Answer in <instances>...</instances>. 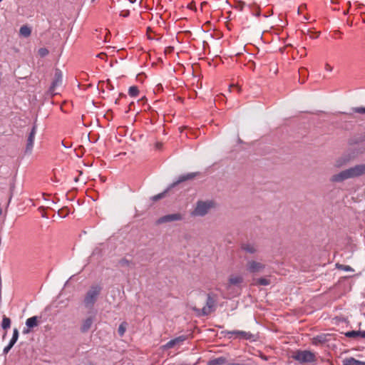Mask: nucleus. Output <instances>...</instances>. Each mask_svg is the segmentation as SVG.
<instances>
[{
	"mask_svg": "<svg viewBox=\"0 0 365 365\" xmlns=\"http://www.w3.org/2000/svg\"><path fill=\"white\" fill-rule=\"evenodd\" d=\"M98 56V58H103L104 57H106V53H101L98 54V56Z\"/></svg>",
	"mask_w": 365,
	"mask_h": 365,
	"instance_id": "obj_36",
	"label": "nucleus"
},
{
	"mask_svg": "<svg viewBox=\"0 0 365 365\" xmlns=\"http://www.w3.org/2000/svg\"><path fill=\"white\" fill-rule=\"evenodd\" d=\"M325 70L329 71V72H331L333 70V67L330 64L326 63V65H325Z\"/></svg>",
	"mask_w": 365,
	"mask_h": 365,
	"instance_id": "obj_35",
	"label": "nucleus"
},
{
	"mask_svg": "<svg viewBox=\"0 0 365 365\" xmlns=\"http://www.w3.org/2000/svg\"><path fill=\"white\" fill-rule=\"evenodd\" d=\"M215 304H216V298L210 294H207L206 304L202 309V314L208 315L210 313H212L215 310Z\"/></svg>",
	"mask_w": 365,
	"mask_h": 365,
	"instance_id": "obj_6",
	"label": "nucleus"
},
{
	"mask_svg": "<svg viewBox=\"0 0 365 365\" xmlns=\"http://www.w3.org/2000/svg\"><path fill=\"white\" fill-rule=\"evenodd\" d=\"M130 14V11L128 10H123L120 13V16L123 17H127Z\"/></svg>",
	"mask_w": 365,
	"mask_h": 365,
	"instance_id": "obj_33",
	"label": "nucleus"
},
{
	"mask_svg": "<svg viewBox=\"0 0 365 365\" xmlns=\"http://www.w3.org/2000/svg\"><path fill=\"white\" fill-rule=\"evenodd\" d=\"M18 338H19V331L17 329H14L13 336H12V338H11L10 342L15 344V343L18 340Z\"/></svg>",
	"mask_w": 365,
	"mask_h": 365,
	"instance_id": "obj_27",
	"label": "nucleus"
},
{
	"mask_svg": "<svg viewBox=\"0 0 365 365\" xmlns=\"http://www.w3.org/2000/svg\"><path fill=\"white\" fill-rule=\"evenodd\" d=\"M265 267V264L255 259L248 260L246 263V270L250 274L261 273Z\"/></svg>",
	"mask_w": 365,
	"mask_h": 365,
	"instance_id": "obj_5",
	"label": "nucleus"
},
{
	"mask_svg": "<svg viewBox=\"0 0 365 365\" xmlns=\"http://www.w3.org/2000/svg\"><path fill=\"white\" fill-rule=\"evenodd\" d=\"M365 175V163L358 164L333 175L329 180L331 182H342L348 179L356 178Z\"/></svg>",
	"mask_w": 365,
	"mask_h": 365,
	"instance_id": "obj_1",
	"label": "nucleus"
},
{
	"mask_svg": "<svg viewBox=\"0 0 365 365\" xmlns=\"http://www.w3.org/2000/svg\"><path fill=\"white\" fill-rule=\"evenodd\" d=\"M128 324L126 322H122L118 327V334L123 336L126 331Z\"/></svg>",
	"mask_w": 365,
	"mask_h": 365,
	"instance_id": "obj_25",
	"label": "nucleus"
},
{
	"mask_svg": "<svg viewBox=\"0 0 365 365\" xmlns=\"http://www.w3.org/2000/svg\"><path fill=\"white\" fill-rule=\"evenodd\" d=\"M307 73V71L305 68H301L299 70V74L300 76H305L306 74Z\"/></svg>",
	"mask_w": 365,
	"mask_h": 365,
	"instance_id": "obj_32",
	"label": "nucleus"
},
{
	"mask_svg": "<svg viewBox=\"0 0 365 365\" xmlns=\"http://www.w3.org/2000/svg\"><path fill=\"white\" fill-rule=\"evenodd\" d=\"M165 192L153 196V200L156 201V200H158L163 198L165 196Z\"/></svg>",
	"mask_w": 365,
	"mask_h": 365,
	"instance_id": "obj_31",
	"label": "nucleus"
},
{
	"mask_svg": "<svg viewBox=\"0 0 365 365\" xmlns=\"http://www.w3.org/2000/svg\"><path fill=\"white\" fill-rule=\"evenodd\" d=\"M353 158L354 156L351 154H344L336 159L334 165L336 168H340L348 164Z\"/></svg>",
	"mask_w": 365,
	"mask_h": 365,
	"instance_id": "obj_9",
	"label": "nucleus"
},
{
	"mask_svg": "<svg viewBox=\"0 0 365 365\" xmlns=\"http://www.w3.org/2000/svg\"><path fill=\"white\" fill-rule=\"evenodd\" d=\"M36 133V126L34 125L28 136L26 150H25V152L27 153H31L33 150L34 142Z\"/></svg>",
	"mask_w": 365,
	"mask_h": 365,
	"instance_id": "obj_10",
	"label": "nucleus"
},
{
	"mask_svg": "<svg viewBox=\"0 0 365 365\" xmlns=\"http://www.w3.org/2000/svg\"><path fill=\"white\" fill-rule=\"evenodd\" d=\"M38 53L41 57H44L48 54V50L46 48H41L38 49Z\"/></svg>",
	"mask_w": 365,
	"mask_h": 365,
	"instance_id": "obj_28",
	"label": "nucleus"
},
{
	"mask_svg": "<svg viewBox=\"0 0 365 365\" xmlns=\"http://www.w3.org/2000/svg\"><path fill=\"white\" fill-rule=\"evenodd\" d=\"M226 362L225 357H218L208 361L207 365H222Z\"/></svg>",
	"mask_w": 365,
	"mask_h": 365,
	"instance_id": "obj_18",
	"label": "nucleus"
},
{
	"mask_svg": "<svg viewBox=\"0 0 365 365\" xmlns=\"http://www.w3.org/2000/svg\"><path fill=\"white\" fill-rule=\"evenodd\" d=\"M94 317H88L86 319H83L81 326V331L83 333L87 332L91 328L93 323Z\"/></svg>",
	"mask_w": 365,
	"mask_h": 365,
	"instance_id": "obj_13",
	"label": "nucleus"
},
{
	"mask_svg": "<svg viewBox=\"0 0 365 365\" xmlns=\"http://www.w3.org/2000/svg\"><path fill=\"white\" fill-rule=\"evenodd\" d=\"M188 8L190 9H193V3L189 4Z\"/></svg>",
	"mask_w": 365,
	"mask_h": 365,
	"instance_id": "obj_40",
	"label": "nucleus"
},
{
	"mask_svg": "<svg viewBox=\"0 0 365 365\" xmlns=\"http://www.w3.org/2000/svg\"><path fill=\"white\" fill-rule=\"evenodd\" d=\"M2 0H0V2Z\"/></svg>",
	"mask_w": 365,
	"mask_h": 365,
	"instance_id": "obj_46",
	"label": "nucleus"
},
{
	"mask_svg": "<svg viewBox=\"0 0 365 365\" xmlns=\"http://www.w3.org/2000/svg\"><path fill=\"white\" fill-rule=\"evenodd\" d=\"M270 283H271V282L269 279L264 278V277H261V278L256 279L255 280L254 284L255 285L267 286V285L270 284Z\"/></svg>",
	"mask_w": 365,
	"mask_h": 365,
	"instance_id": "obj_20",
	"label": "nucleus"
},
{
	"mask_svg": "<svg viewBox=\"0 0 365 365\" xmlns=\"http://www.w3.org/2000/svg\"><path fill=\"white\" fill-rule=\"evenodd\" d=\"M360 337L365 339V331H361Z\"/></svg>",
	"mask_w": 365,
	"mask_h": 365,
	"instance_id": "obj_38",
	"label": "nucleus"
},
{
	"mask_svg": "<svg viewBox=\"0 0 365 365\" xmlns=\"http://www.w3.org/2000/svg\"><path fill=\"white\" fill-rule=\"evenodd\" d=\"M128 263H129V262H128V260H127V259H123V260L121 261V264H128Z\"/></svg>",
	"mask_w": 365,
	"mask_h": 365,
	"instance_id": "obj_37",
	"label": "nucleus"
},
{
	"mask_svg": "<svg viewBox=\"0 0 365 365\" xmlns=\"http://www.w3.org/2000/svg\"><path fill=\"white\" fill-rule=\"evenodd\" d=\"M241 249L250 254H254L257 252V247L252 243H243L241 245Z\"/></svg>",
	"mask_w": 365,
	"mask_h": 365,
	"instance_id": "obj_14",
	"label": "nucleus"
},
{
	"mask_svg": "<svg viewBox=\"0 0 365 365\" xmlns=\"http://www.w3.org/2000/svg\"><path fill=\"white\" fill-rule=\"evenodd\" d=\"M11 326V319L9 317H6V316H4L1 323V327L4 329H7Z\"/></svg>",
	"mask_w": 365,
	"mask_h": 365,
	"instance_id": "obj_24",
	"label": "nucleus"
},
{
	"mask_svg": "<svg viewBox=\"0 0 365 365\" xmlns=\"http://www.w3.org/2000/svg\"><path fill=\"white\" fill-rule=\"evenodd\" d=\"M234 89H235L237 93H240V91H241L240 88L238 86H237V85H231L230 86V91H234Z\"/></svg>",
	"mask_w": 365,
	"mask_h": 365,
	"instance_id": "obj_34",
	"label": "nucleus"
},
{
	"mask_svg": "<svg viewBox=\"0 0 365 365\" xmlns=\"http://www.w3.org/2000/svg\"><path fill=\"white\" fill-rule=\"evenodd\" d=\"M344 269H345V270H350V269H351V268H350V267H349V266H345Z\"/></svg>",
	"mask_w": 365,
	"mask_h": 365,
	"instance_id": "obj_41",
	"label": "nucleus"
},
{
	"mask_svg": "<svg viewBox=\"0 0 365 365\" xmlns=\"http://www.w3.org/2000/svg\"><path fill=\"white\" fill-rule=\"evenodd\" d=\"M26 324L29 328L36 327L38 325V317L35 316L27 319Z\"/></svg>",
	"mask_w": 365,
	"mask_h": 365,
	"instance_id": "obj_17",
	"label": "nucleus"
},
{
	"mask_svg": "<svg viewBox=\"0 0 365 365\" xmlns=\"http://www.w3.org/2000/svg\"><path fill=\"white\" fill-rule=\"evenodd\" d=\"M325 336H317L312 339V344L314 345H319L324 344L325 342Z\"/></svg>",
	"mask_w": 365,
	"mask_h": 365,
	"instance_id": "obj_22",
	"label": "nucleus"
},
{
	"mask_svg": "<svg viewBox=\"0 0 365 365\" xmlns=\"http://www.w3.org/2000/svg\"><path fill=\"white\" fill-rule=\"evenodd\" d=\"M353 112L360 114H365V107H355L352 108Z\"/></svg>",
	"mask_w": 365,
	"mask_h": 365,
	"instance_id": "obj_29",
	"label": "nucleus"
},
{
	"mask_svg": "<svg viewBox=\"0 0 365 365\" xmlns=\"http://www.w3.org/2000/svg\"><path fill=\"white\" fill-rule=\"evenodd\" d=\"M362 21L365 24V14H364V16L362 17Z\"/></svg>",
	"mask_w": 365,
	"mask_h": 365,
	"instance_id": "obj_42",
	"label": "nucleus"
},
{
	"mask_svg": "<svg viewBox=\"0 0 365 365\" xmlns=\"http://www.w3.org/2000/svg\"><path fill=\"white\" fill-rule=\"evenodd\" d=\"M196 176V174L194 173H187L186 175H183L179 177L178 180L173 182L171 185V187H175V185H178L180 182H182L186 180H192Z\"/></svg>",
	"mask_w": 365,
	"mask_h": 365,
	"instance_id": "obj_15",
	"label": "nucleus"
},
{
	"mask_svg": "<svg viewBox=\"0 0 365 365\" xmlns=\"http://www.w3.org/2000/svg\"><path fill=\"white\" fill-rule=\"evenodd\" d=\"M14 344H12V343H11V342H9V344L6 347H4V353L5 354H6L7 353H9V351L11 350V349L13 347V346H14Z\"/></svg>",
	"mask_w": 365,
	"mask_h": 365,
	"instance_id": "obj_30",
	"label": "nucleus"
},
{
	"mask_svg": "<svg viewBox=\"0 0 365 365\" xmlns=\"http://www.w3.org/2000/svg\"><path fill=\"white\" fill-rule=\"evenodd\" d=\"M185 340V338L182 337V336H179L178 338H175L173 340H170L169 341L166 345H165V347L166 348H173L176 344L179 343L180 341H182Z\"/></svg>",
	"mask_w": 365,
	"mask_h": 365,
	"instance_id": "obj_19",
	"label": "nucleus"
},
{
	"mask_svg": "<svg viewBox=\"0 0 365 365\" xmlns=\"http://www.w3.org/2000/svg\"><path fill=\"white\" fill-rule=\"evenodd\" d=\"M20 34L24 37H29L31 35V29L27 26H22L19 31Z\"/></svg>",
	"mask_w": 365,
	"mask_h": 365,
	"instance_id": "obj_21",
	"label": "nucleus"
},
{
	"mask_svg": "<svg viewBox=\"0 0 365 365\" xmlns=\"http://www.w3.org/2000/svg\"><path fill=\"white\" fill-rule=\"evenodd\" d=\"M229 365H245V364H240V363H231Z\"/></svg>",
	"mask_w": 365,
	"mask_h": 365,
	"instance_id": "obj_39",
	"label": "nucleus"
},
{
	"mask_svg": "<svg viewBox=\"0 0 365 365\" xmlns=\"http://www.w3.org/2000/svg\"><path fill=\"white\" fill-rule=\"evenodd\" d=\"M228 335H230V337H232L234 336L235 337L238 338H242L245 339H249L252 337V334L250 332H246L244 331H228L227 332Z\"/></svg>",
	"mask_w": 365,
	"mask_h": 365,
	"instance_id": "obj_12",
	"label": "nucleus"
},
{
	"mask_svg": "<svg viewBox=\"0 0 365 365\" xmlns=\"http://www.w3.org/2000/svg\"><path fill=\"white\" fill-rule=\"evenodd\" d=\"M343 365H365V361L356 359L354 357H348L343 360Z\"/></svg>",
	"mask_w": 365,
	"mask_h": 365,
	"instance_id": "obj_16",
	"label": "nucleus"
},
{
	"mask_svg": "<svg viewBox=\"0 0 365 365\" xmlns=\"http://www.w3.org/2000/svg\"><path fill=\"white\" fill-rule=\"evenodd\" d=\"M214 206L212 201H198L197 202L195 210L192 212V216H204L205 215L209 210Z\"/></svg>",
	"mask_w": 365,
	"mask_h": 365,
	"instance_id": "obj_4",
	"label": "nucleus"
},
{
	"mask_svg": "<svg viewBox=\"0 0 365 365\" xmlns=\"http://www.w3.org/2000/svg\"><path fill=\"white\" fill-rule=\"evenodd\" d=\"M292 358L303 365L317 361L315 354L308 350H296L292 352Z\"/></svg>",
	"mask_w": 365,
	"mask_h": 365,
	"instance_id": "obj_2",
	"label": "nucleus"
},
{
	"mask_svg": "<svg viewBox=\"0 0 365 365\" xmlns=\"http://www.w3.org/2000/svg\"><path fill=\"white\" fill-rule=\"evenodd\" d=\"M182 220V215L180 214V213H173V214H169V215H164L161 217H160L158 220H157V224H163V223H167V222H173V221H179V220Z\"/></svg>",
	"mask_w": 365,
	"mask_h": 365,
	"instance_id": "obj_8",
	"label": "nucleus"
},
{
	"mask_svg": "<svg viewBox=\"0 0 365 365\" xmlns=\"http://www.w3.org/2000/svg\"><path fill=\"white\" fill-rule=\"evenodd\" d=\"M361 331H351L346 333V336L349 338L360 336Z\"/></svg>",
	"mask_w": 365,
	"mask_h": 365,
	"instance_id": "obj_26",
	"label": "nucleus"
},
{
	"mask_svg": "<svg viewBox=\"0 0 365 365\" xmlns=\"http://www.w3.org/2000/svg\"><path fill=\"white\" fill-rule=\"evenodd\" d=\"M62 78H63L62 72L58 68L56 69L55 73H54L53 79L52 83L51 85V87L49 88V92L52 96L57 94V93H56V87H58V86H60L61 84Z\"/></svg>",
	"mask_w": 365,
	"mask_h": 365,
	"instance_id": "obj_7",
	"label": "nucleus"
},
{
	"mask_svg": "<svg viewBox=\"0 0 365 365\" xmlns=\"http://www.w3.org/2000/svg\"><path fill=\"white\" fill-rule=\"evenodd\" d=\"M102 290V287L100 285L91 286L88 291L86 293L83 303L86 307L92 308L96 302L98 296L100 295Z\"/></svg>",
	"mask_w": 365,
	"mask_h": 365,
	"instance_id": "obj_3",
	"label": "nucleus"
},
{
	"mask_svg": "<svg viewBox=\"0 0 365 365\" xmlns=\"http://www.w3.org/2000/svg\"><path fill=\"white\" fill-rule=\"evenodd\" d=\"M348 12H349V10H346V11H345L344 12V14H348Z\"/></svg>",
	"mask_w": 365,
	"mask_h": 365,
	"instance_id": "obj_44",
	"label": "nucleus"
},
{
	"mask_svg": "<svg viewBox=\"0 0 365 365\" xmlns=\"http://www.w3.org/2000/svg\"><path fill=\"white\" fill-rule=\"evenodd\" d=\"M128 94L131 97H137L139 94V90L137 86H130L128 89Z\"/></svg>",
	"mask_w": 365,
	"mask_h": 365,
	"instance_id": "obj_23",
	"label": "nucleus"
},
{
	"mask_svg": "<svg viewBox=\"0 0 365 365\" xmlns=\"http://www.w3.org/2000/svg\"><path fill=\"white\" fill-rule=\"evenodd\" d=\"M29 329H27V330H24V331H23V332H24V334H27V333H29Z\"/></svg>",
	"mask_w": 365,
	"mask_h": 365,
	"instance_id": "obj_43",
	"label": "nucleus"
},
{
	"mask_svg": "<svg viewBox=\"0 0 365 365\" xmlns=\"http://www.w3.org/2000/svg\"><path fill=\"white\" fill-rule=\"evenodd\" d=\"M305 82V80L304 79L302 81V83H304Z\"/></svg>",
	"mask_w": 365,
	"mask_h": 365,
	"instance_id": "obj_45",
	"label": "nucleus"
},
{
	"mask_svg": "<svg viewBox=\"0 0 365 365\" xmlns=\"http://www.w3.org/2000/svg\"><path fill=\"white\" fill-rule=\"evenodd\" d=\"M244 282V278L242 275L237 274H230L228 277V284L227 288L228 289L230 285L238 286Z\"/></svg>",
	"mask_w": 365,
	"mask_h": 365,
	"instance_id": "obj_11",
	"label": "nucleus"
}]
</instances>
